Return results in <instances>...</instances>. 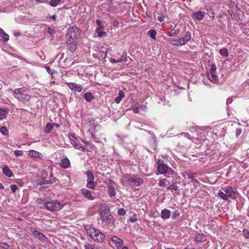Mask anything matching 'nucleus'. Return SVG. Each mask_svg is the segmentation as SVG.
Returning a JSON list of instances; mask_svg holds the SVG:
<instances>
[{
	"instance_id": "obj_27",
	"label": "nucleus",
	"mask_w": 249,
	"mask_h": 249,
	"mask_svg": "<svg viewBox=\"0 0 249 249\" xmlns=\"http://www.w3.org/2000/svg\"><path fill=\"white\" fill-rule=\"evenodd\" d=\"M124 97V93L122 90H120L119 91V95L117 97L115 98L114 101L117 103H119L122 100V98Z\"/></svg>"
},
{
	"instance_id": "obj_59",
	"label": "nucleus",
	"mask_w": 249,
	"mask_h": 249,
	"mask_svg": "<svg viewBox=\"0 0 249 249\" xmlns=\"http://www.w3.org/2000/svg\"><path fill=\"white\" fill-rule=\"evenodd\" d=\"M110 62L112 63H118L119 61H118V60H116L114 58H111L110 59Z\"/></svg>"
},
{
	"instance_id": "obj_2",
	"label": "nucleus",
	"mask_w": 249,
	"mask_h": 249,
	"mask_svg": "<svg viewBox=\"0 0 249 249\" xmlns=\"http://www.w3.org/2000/svg\"><path fill=\"white\" fill-rule=\"evenodd\" d=\"M28 89L23 87L16 89L14 90L13 95L18 100L20 101H28L30 99V95L27 93Z\"/></svg>"
},
{
	"instance_id": "obj_21",
	"label": "nucleus",
	"mask_w": 249,
	"mask_h": 249,
	"mask_svg": "<svg viewBox=\"0 0 249 249\" xmlns=\"http://www.w3.org/2000/svg\"><path fill=\"white\" fill-rule=\"evenodd\" d=\"M171 212L169 210L164 209L161 212L160 216L163 219H166L170 217Z\"/></svg>"
},
{
	"instance_id": "obj_14",
	"label": "nucleus",
	"mask_w": 249,
	"mask_h": 249,
	"mask_svg": "<svg viewBox=\"0 0 249 249\" xmlns=\"http://www.w3.org/2000/svg\"><path fill=\"white\" fill-rule=\"evenodd\" d=\"M81 193L85 197L89 200H92L94 199V197L91 195V191L89 190L83 189L81 190Z\"/></svg>"
},
{
	"instance_id": "obj_47",
	"label": "nucleus",
	"mask_w": 249,
	"mask_h": 249,
	"mask_svg": "<svg viewBox=\"0 0 249 249\" xmlns=\"http://www.w3.org/2000/svg\"><path fill=\"white\" fill-rule=\"evenodd\" d=\"M118 213L120 215H124L126 213V212L124 209L120 208L118 210Z\"/></svg>"
},
{
	"instance_id": "obj_37",
	"label": "nucleus",
	"mask_w": 249,
	"mask_h": 249,
	"mask_svg": "<svg viewBox=\"0 0 249 249\" xmlns=\"http://www.w3.org/2000/svg\"><path fill=\"white\" fill-rule=\"evenodd\" d=\"M61 1V0H50L49 4L53 7H56Z\"/></svg>"
},
{
	"instance_id": "obj_57",
	"label": "nucleus",
	"mask_w": 249,
	"mask_h": 249,
	"mask_svg": "<svg viewBox=\"0 0 249 249\" xmlns=\"http://www.w3.org/2000/svg\"><path fill=\"white\" fill-rule=\"evenodd\" d=\"M164 17H159L157 18V20L160 22H162L164 20Z\"/></svg>"
},
{
	"instance_id": "obj_23",
	"label": "nucleus",
	"mask_w": 249,
	"mask_h": 249,
	"mask_svg": "<svg viewBox=\"0 0 249 249\" xmlns=\"http://www.w3.org/2000/svg\"><path fill=\"white\" fill-rule=\"evenodd\" d=\"M2 172L4 175L8 177H11L13 176L12 171L6 166L3 167Z\"/></svg>"
},
{
	"instance_id": "obj_3",
	"label": "nucleus",
	"mask_w": 249,
	"mask_h": 249,
	"mask_svg": "<svg viewBox=\"0 0 249 249\" xmlns=\"http://www.w3.org/2000/svg\"><path fill=\"white\" fill-rule=\"evenodd\" d=\"M100 215L102 221L105 222L108 226L113 225L114 220L112 215L110 213L109 209L106 207L104 209L102 208L100 211Z\"/></svg>"
},
{
	"instance_id": "obj_4",
	"label": "nucleus",
	"mask_w": 249,
	"mask_h": 249,
	"mask_svg": "<svg viewBox=\"0 0 249 249\" xmlns=\"http://www.w3.org/2000/svg\"><path fill=\"white\" fill-rule=\"evenodd\" d=\"M224 192L219 191L218 193V196L224 200H227L229 198L234 199L235 198V192L231 186H228L222 188Z\"/></svg>"
},
{
	"instance_id": "obj_16",
	"label": "nucleus",
	"mask_w": 249,
	"mask_h": 249,
	"mask_svg": "<svg viewBox=\"0 0 249 249\" xmlns=\"http://www.w3.org/2000/svg\"><path fill=\"white\" fill-rule=\"evenodd\" d=\"M205 16V13L200 11L193 13L192 17L196 19L197 20H202Z\"/></svg>"
},
{
	"instance_id": "obj_40",
	"label": "nucleus",
	"mask_w": 249,
	"mask_h": 249,
	"mask_svg": "<svg viewBox=\"0 0 249 249\" xmlns=\"http://www.w3.org/2000/svg\"><path fill=\"white\" fill-rule=\"evenodd\" d=\"M0 132L4 135H7L8 133V131L6 127L5 126L0 127Z\"/></svg>"
},
{
	"instance_id": "obj_8",
	"label": "nucleus",
	"mask_w": 249,
	"mask_h": 249,
	"mask_svg": "<svg viewBox=\"0 0 249 249\" xmlns=\"http://www.w3.org/2000/svg\"><path fill=\"white\" fill-rule=\"evenodd\" d=\"M87 176V187L90 189H94L96 183L94 181V176L91 170H88L85 173Z\"/></svg>"
},
{
	"instance_id": "obj_45",
	"label": "nucleus",
	"mask_w": 249,
	"mask_h": 249,
	"mask_svg": "<svg viewBox=\"0 0 249 249\" xmlns=\"http://www.w3.org/2000/svg\"><path fill=\"white\" fill-rule=\"evenodd\" d=\"M216 70V66L214 64H212L210 69V73H215Z\"/></svg>"
},
{
	"instance_id": "obj_43",
	"label": "nucleus",
	"mask_w": 249,
	"mask_h": 249,
	"mask_svg": "<svg viewBox=\"0 0 249 249\" xmlns=\"http://www.w3.org/2000/svg\"><path fill=\"white\" fill-rule=\"evenodd\" d=\"M107 55V51H102L99 52L100 57L105 59Z\"/></svg>"
},
{
	"instance_id": "obj_6",
	"label": "nucleus",
	"mask_w": 249,
	"mask_h": 249,
	"mask_svg": "<svg viewBox=\"0 0 249 249\" xmlns=\"http://www.w3.org/2000/svg\"><path fill=\"white\" fill-rule=\"evenodd\" d=\"M80 29L76 26L70 27L67 30V39L74 40L80 34Z\"/></svg>"
},
{
	"instance_id": "obj_22",
	"label": "nucleus",
	"mask_w": 249,
	"mask_h": 249,
	"mask_svg": "<svg viewBox=\"0 0 249 249\" xmlns=\"http://www.w3.org/2000/svg\"><path fill=\"white\" fill-rule=\"evenodd\" d=\"M206 238L205 235L202 233H196L195 237V240L196 242H202L205 241Z\"/></svg>"
},
{
	"instance_id": "obj_13",
	"label": "nucleus",
	"mask_w": 249,
	"mask_h": 249,
	"mask_svg": "<svg viewBox=\"0 0 249 249\" xmlns=\"http://www.w3.org/2000/svg\"><path fill=\"white\" fill-rule=\"evenodd\" d=\"M74 40L67 39V49L71 52H73L76 49V45Z\"/></svg>"
},
{
	"instance_id": "obj_49",
	"label": "nucleus",
	"mask_w": 249,
	"mask_h": 249,
	"mask_svg": "<svg viewBox=\"0 0 249 249\" xmlns=\"http://www.w3.org/2000/svg\"><path fill=\"white\" fill-rule=\"evenodd\" d=\"M47 32L51 35H53L55 33V30L53 28L51 27H48L47 29Z\"/></svg>"
},
{
	"instance_id": "obj_34",
	"label": "nucleus",
	"mask_w": 249,
	"mask_h": 249,
	"mask_svg": "<svg viewBox=\"0 0 249 249\" xmlns=\"http://www.w3.org/2000/svg\"><path fill=\"white\" fill-rule=\"evenodd\" d=\"M165 174L166 177H174L175 175V172L170 167H168V169Z\"/></svg>"
},
{
	"instance_id": "obj_56",
	"label": "nucleus",
	"mask_w": 249,
	"mask_h": 249,
	"mask_svg": "<svg viewBox=\"0 0 249 249\" xmlns=\"http://www.w3.org/2000/svg\"><path fill=\"white\" fill-rule=\"evenodd\" d=\"M137 220V219L136 218L131 217L129 218V221L132 223L135 222Z\"/></svg>"
},
{
	"instance_id": "obj_5",
	"label": "nucleus",
	"mask_w": 249,
	"mask_h": 249,
	"mask_svg": "<svg viewBox=\"0 0 249 249\" xmlns=\"http://www.w3.org/2000/svg\"><path fill=\"white\" fill-rule=\"evenodd\" d=\"M44 206L48 210L53 212L61 210L63 207V205L57 201H51L44 203Z\"/></svg>"
},
{
	"instance_id": "obj_31",
	"label": "nucleus",
	"mask_w": 249,
	"mask_h": 249,
	"mask_svg": "<svg viewBox=\"0 0 249 249\" xmlns=\"http://www.w3.org/2000/svg\"><path fill=\"white\" fill-rule=\"evenodd\" d=\"M147 35L151 37L152 39L156 40V35L157 32L155 30L151 29L147 32Z\"/></svg>"
},
{
	"instance_id": "obj_55",
	"label": "nucleus",
	"mask_w": 249,
	"mask_h": 249,
	"mask_svg": "<svg viewBox=\"0 0 249 249\" xmlns=\"http://www.w3.org/2000/svg\"><path fill=\"white\" fill-rule=\"evenodd\" d=\"M180 135H184L185 137H187L189 139H192L191 138V136L188 133H182L180 134Z\"/></svg>"
},
{
	"instance_id": "obj_30",
	"label": "nucleus",
	"mask_w": 249,
	"mask_h": 249,
	"mask_svg": "<svg viewBox=\"0 0 249 249\" xmlns=\"http://www.w3.org/2000/svg\"><path fill=\"white\" fill-rule=\"evenodd\" d=\"M107 193L110 196L112 197L115 196L116 195V191L115 188L112 186H109Z\"/></svg>"
},
{
	"instance_id": "obj_19",
	"label": "nucleus",
	"mask_w": 249,
	"mask_h": 249,
	"mask_svg": "<svg viewBox=\"0 0 249 249\" xmlns=\"http://www.w3.org/2000/svg\"><path fill=\"white\" fill-rule=\"evenodd\" d=\"M60 165L64 169L68 168L70 165V161L67 158L63 159L61 160Z\"/></svg>"
},
{
	"instance_id": "obj_24",
	"label": "nucleus",
	"mask_w": 249,
	"mask_h": 249,
	"mask_svg": "<svg viewBox=\"0 0 249 249\" xmlns=\"http://www.w3.org/2000/svg\"><path fill=\"white\" fill-rule=\"evenodd\" d=\"M29 155L30 156L32 157L37 158L39 159H41L42 157V155L41 153L35 150L30 151L29 152Z\"/></svg>"
},
{
	"instance_id": "obj_39",
	"label": "nucleus",
	"mask_w": 249,
	"mask_h": 249,
	"mask_svg": "<svg viewBox=\"0 0 249 249\" xmlns=\"http://www.w3.org/2000/svg\"><path fill=\"white\" fill-rule=\"evenodd\" d=\"M167 190H174L175 191H179L178 187L176 184H171L167 187Z\"/></svg>"
},
{
	"instance_id": "obj_36",
	"label": "nucleus",
	"mask_w": 249,
	"mask_h": 249,
	"mask_svg": "<svg viewBox=\"0 0 249 249\" xmlns=\"http://www.w3.org/2000/svg\"><path fill=\"white\" fill-rule=\"evenodd\" d=\"M85 249H103L102 248H94V246L91 244H86L84 245Z\"/></svg>"
},
{
	"instance_id": "obj_41",
	"label": "nucleus",
	"mask_w": 249,
	"mask_h": 249,
	"mask_svg": "<svg viewBox=\"0 0 249 249\" xmlns=\"http://www.w3.org/2000/svg\"><path fill=\"white\" fill-rule=\"evenodd\" d=\"M180 215V213L176 210L173 213L172 217L173 219H176L178 218Z\"/></svg>"
},
{
	"instance_id": "obj_33",
	"label": "nucleus",
	"mask_w": 249,
	"mask_h": 249,
	"mask_svg": "<svg viewBox=\"0 0 249 249\" xmlns=\"http://www.w3.org/2000/svg\"><path fill=\"white\" fill-rule=\"evenodd\" d=\"M211 75H209V80L213 82H215L218 81L217 76L215 74V73H210Z\"/></svg>"
},
{
	"instance_id": "obj_62",
	"label": "nucleus",
	"mask_w": 249,
	"mask_h": 249,
	"mask_svg": "<svg viewBox=\"0 0 249 249\" xmlns=\"http://www.w3.org/2000/svg\"><path fill=\"white\" fill-rule=\"evenodd\" d=\"M51 178H52V179H51V178H50L49 179H50L51 180H52V183H53V182H55V180H56V178H53V177L52 176ZM50 178H51V177H50Z\"/></svg>"
},
{
	"instance_id": "obj_58",
	"label": "nucleus",
	"mask_w": 249,
	"mask_h": 249,
	"mask_svg": "<svg viewBox=\"0 0 249 249\" xmlns=\"http://www.w3.org/2000/svg\"><path fill=\"white\" fill-rule=\"evenodd\" d=\"M232 101V99L231 98H228L227 100V104L229 105L231 104Z\"/></svg>"
},
{
	"instance_id": "obj_20",
	"label": "nucleus",
	"mask_w": 249,
	"mask_h": 249,
	"mask_svg": "<svg viewBox=\"0 0 249 249\" xmlns=\"http://www.w3.org/2000/svg\"><path fill=\"white\" fill-rule=\"evenodd\" d=\"M131 61V59L129 56H127L126 53H124L121 56V58L118 59V61H119V62H128V63H129Z\"/></svg>"
},
{
	"instance_id": "obj_25",
	"label": "nucleus",
	"mask_w": 249,
	"mask_h": 249,
	"mask_svg": "<svg viewBox=\"0 0 249 249\" xmlns=\"http://www.w3.org/2000/svg\"><path fill=\"white\" fill-rule=\"evenodd\" d=\"M111 241L115 243L116 244H118V248H119L120 246H121V245H122L124 242V241L122 239L115 236L112 237Z\"/></svg>"
},
{
	"instance_id": "obj_7",
	"label": "nucleus",
	"mask_w": 249,
	"mask_h": 249,
	"mask_svg": "<svg viewBox=\"0 0 249 249\" xmlns=\"http://www.w3.org/2000/svg\"><path fill=\"white\" fill-rule=\"evenodd\" d=\"M191 38L190 33L187 31L185 33V36L177 40H173L172 42H174L175 43H171V44L175 45L182 46L186 44L187 42L191 39Z\"/></svg>"
},
{
	"instance_id": "obj_15",
	"label": "nucleus",
	"mask_w": 249,
	"mask_h": 249,
	"mask_svg": "<svg viewBox=\"0 0 249 249\" xmlns=\"http://www.w3.org/2000/svg\"><path fill=\"white\" fill-rule=\"evenodd\" d=\"M68 87L72 90H75L77 91H81L82 89V87L81 85H78L77 84L74 83H68Z\"/></svg>"
},
{
	"instance_id": "obj_48",
	"label": "nucleus",
	"mask_w": 249,
	"mask_h": 249,
	"mask_svg": "<svg viewBox=\"0 0 249 249\" xmlns=\"http://www.w3.org/2000/svg\"><path fill=\"white\" fill-rule=\"evenodd\" d=\"M10 189L13 193H15L16 191L18 190V187L16 185L13 184L10 186Z\"/></svg>"
},
{
	"instance_id": "obj_29",
	"label": "nucleus",
	"mask_w": 249,
	"mask_h": 249,
	"mask_svg": "<svg viewBox=\"0 0 249 249\" xmlns=\"http://www.w3.org/2000/svg\"><path fill=\"white\" fill-rule=\"evenodd\" d=\"M8 112V110L6 108L4 109L0 108V119L2 120L5 119Z\"/></svg>"
},
{
	"instance_id": "obj_11",
	"label": "nucleus",
	"mask_w": 249,
	"mask_h": 249,
	"mask_svg": "<svg viewBox=\"0 0 249 249\" xmlns=\"http://www.w3.org/2000/svg\"><path fill=\"white\" fill-rule=\"evenodd\" d=\"M30 231L32 232L35 238L38 239L41 241L46 242L47 240V237L42 233L39 232L37 230L31 229Z\"/></svg>"
},
{
	"instance_id": "obj_51",
	"label": "nucleus",
	"mask_w": 249,
	"mask_h": 249,
	"mask_svg": "<svg viewBox=\"0 0 249 249\" xmlns=\"http://www.w3.org/2000/svg\"><path fill=\"white\" fill-rule=\"evenodd\" d=\"M179 32V30H178V29H173L172 30V34L171 35V36H177V35L178 34Z\"/></svg>"
},
{
	"instance_id": "obj_18",
	"label": "nucleus",
	"mask_w": 249,
	"mask_h": 249,
	"mask_svg": "<svg viewBox=\"0 0 249 249\" xmlns=\"http://www.w3.org/2000/svg\"><path fill=\"white\" fill-rule=\"evenodd\" d=\"M193 174V173H188L187 174L188 176V179L191 180V181L193 182V185L195 187H197L199 185V183L198 181L195 178Z\"/></svg>"
},
{
	"instance_id": "obj_32",
	"label": "nucleus",
	"mask_w": 249,
	"mask_h": 249,
	"mask_svg": "<svg viewBox=\"0 0 249 249\" xmlns=\"http://www.w3.org/2000/svg\"><path fill=\"white\" fill-rule=\"evenodd\" d=\"M53 127V124L48 123L46 124V127L45 128V132L46 133H49L52 131Z\"/></svg>"
},
{
	"instance_id": "obj_63",
	"label": "nucleus",
	"mask_w": 249,
	"mask_h": 249,
	"mask_svg": "<svg viewBox=\"0 0 249 249\" xmlns=\"http://www.w3.org/2000/svg\"><path fill=\"white\" fill-rule=\"evenodd\" d=\"M241 132V129H237L236 130V135L237 136H238L239 134H240Z\"/></svg>"
},
{
	"instance_id": "obj_12",
	"label": "nucleus",
	"mask_w": 249,
	"mask_h": 249,
	"mask_svg": "<svg viewBox=\"0 0 249 249\" xmlns=\"http://www.w3.org/2000/svg\"><path fill=\"white\" fill-rule=\"evenodd\" d=\"M143 181V180L142 178H129L127 179L128 183L133 186H138L140 185Z\"/></svg>"
},
{
	"instance_id": "obj_54",
	"label": "nucleus",
	"mask_w": 249,
	"mask_h": 249,
	"mask_svg": "<svg viewBox=\"0 0 249 249\" xmlns=\"http://www.w3.org/2000/svg\"><path fill=\"white\" fill-rule=\"evenodd\" d=\"M119 23V21L117 19H114L112 22V24L114 26H118Z\"/></svg>"
},
{
	"instance_id": "obj_42",
	"label": "nucleus",
	"mask_w": 249,
	"mask_h": 249,
	"mask_svg": "<svg viewBox=\"0 0 249 249\" xmlns=\"http://www.w3.org/2000/svg\"><path fill=\"white\" fill-rule=\"evenodd\" d=\"M96 24L99 26L98 28H100V30H103L104 29V25L103 22L99 19L96 20Z\"/></svg>"
},
{
	"instance_id": "obj_53",
	"label": "nucleus",
	"mask_w": 249,
	"mask_h": 249,
	"mask_svg": "<svg viewBox=\"0 0 249 249\" xmlns=\"http://www.w3.org/2000/svg\"><path fill=\"white\" fill-rule=\"evenodd\" d=\"M16 156H20L23 155V152L22 151L16 150L14 152Z\"/></svg>"
},
{
	"instance_id": "obj_26",
	"label": "nucleus",
	"mask_w": 249,
	"mask_h": 249,
	"mask_svg": "<svg viewBox=\"0 0 249 249\" xmlns=\"http://www.w3.org/2000/svg\"><path fill=\"white\" fill-rule=\"evenodd\" d=\"M0 36L2 38L3 41L5 42L9 40V36L1 28H0Z\"/></svg>"
},
{
	"instance_id": "obj_28",
	"label": "nucleus",
	"mask_w": 249,
	"mask_h": 249,
	"mask_svg": "<svg viewBox=\"0 0 249 249\" xmlns=\"http://www.w3.org/2000/svg\"><path fill=\"white\" fill-rule=\"evenodd\" d=\"M84 97L88 102H91L94 98L93 95L90 92H87L85 93Z\"/></svg>"
},
{
	"instance_id": "obj_50",
	"label": "nucleus",
	"mask_w": 249,
	"mask_h": 249,
	"mask_svg": "<svg viewBox=\"0 0 249 249\" xmlns=\"http://www.w3.org/2000/svg\"><path fill=\"white\" fill-rule=\"evenodd\" d=\"M77 149L81 150L83 151V152H85L86 151H88L89 150L82 144H80L79 145V148H77Z\"/></svg>"
},
{
	"instance_id": "obj_60",
	"label": "nucleus",
	"mask_w": 249,
	"mask_h": 249,
	"mask_svg": "<svg viewBox=\"0 0 249 249\" xmlns=\"http://www.w3.org/2000/svg\"><path fill=\"white\" fill-rule=\"evenodd\" d=\"M119 249H128V247L124 246L123 247L122 245H121V246H120L119 248H118Z\"/></svg>"
},
{
	"instance_id": "obj_17",
	"label": "nucleus",
	"mask_w": 249,
	"mask_h": 249,
	"mask_svg": "<svg viewBox=\"0 0 249 249\" xmlns=\"http://www.w3.org/2000/svg\"><path fill=\"white\" fill-rule=\"evenodd\" d=\"M70 140L71 144L75 148L77 149V148H79V145H80L79 143V139L72 135L71 137H70Z\"/></svg>"
},
{
	"instance_id": "obj_52",
	"label": "nucleus",
	"mask_w": 249,
	"mask_h": 249,
	"mask_svg": "<svg viewBox=\"0 0 249 249\" xmlns=\"http://www.w3.org/2000/svg\"><path fill=\"white\" fill-rule=\"evenodd\" d=\"M46 70H47V72H48L49 74H51V75H53V74L54 73V70H52L51 69V68H50V67H49V66H46Z\"/></svg>"
},
{
	"instance_id": "obj_1",
	"label": "nucleus",
	"mask_w": 249,
	"mask_h": 249,
	"mask_svg": "<svg viewBox=\"0 0 249 249\" xmlns=\"http://www.w3.org/2000/svg\"><path fill=\"white\" fill-rule=\"evenodd\" d=\"M85 229L86 230L88 234H89L94 241L102 242L104 241L106 235L95 228L87 225L85 226Z\"/></svg>"
},
{
	"instance_id": "obj_9",
	"label": "nucleus",
	"mask_w": 249,
	"mask_h": 249,
	"mask_svg": "<svg viewBox=\"0 0 249 249\" xmlns=\"http://www.w3.org/2000/svg\"><path fill=\"white\" fill-rule=\"evenodd\" d=\"M157 170L160 174H164L168 169V166L164 164L163 160L159 159L157 161Z\"/></svg>"
},
{
	"instance_id": "obj_61",
	"label": "nucleus",
	"mask_w": 249,
	"mask_h": 249,
	"mask_svg": "<svg viewBox=\"0 0 249 249\" xmlns=\"http://www.w3.org/2000/svg\"><path fill=\"white\" fill-rule=\"evenodd\" d=\"M20 35H21V34L19 32H18L14 33V36H20Z\"/></svg>"
},
{
	"instance_id": "obj_38",
	"label": "nucleus",
	"mask_w": 249,
	"mask_h": 249,
	"mask_svg": "<svg viewBox=\"0 0 249 249\" xmlns=\"http://www.w3.org/2000/svg\"><path fill=\"white\" fill-rule=\"evenodd\" d=\"M96 32L97 33L98 36L99 37H104L107 35L106 33L105 32L101 31L100 28H97L96 29Z\"/></svg>"
},
{
	"instance_id": "obj_44",
	"label": "nucleus",
	"mask_w": 249,
	"mask_h": 249,
	"mask_svg": "<svg viewBox=\"0 0 249 249\" xmlns=\"http://www.w3.org/2000/svg\"><path fill=\"white\" fill-rule=\"evenodd\" d=\"M167 179L166 178H163L161 179L159 183L160 186L161 187H165L166 186V181Z\"/></svg>"
},
{
	"instance_id": "obj_64",
	"label": "nucleus",
	"mask_w": 249,
	"mask_h": 249,
	"mask_svg": "<svg viewBox=\"0 0 249 249\" xmlns=\"http://www.w3.org/2000/svg\"><path fill=\"white\" fill-rule=\"evenodd\" d=\"M51 18L53 20H55V19H56V16L55 15H53L51 16Z\"/></svg>"
},
{
	"instance_id": "obj_10",
	"label": "nucleus",
	"mask_w": 249,
	"mask_h": 249,
	"mask_svg": "<svg viewBox=\"0 0 249 249\" xmlns=\"http://www.w3.org/2000/svg\"><path fill=\"white\" fill-rule=\"evenodd\" d=\"M47 176V172L45 171H42L41 175V178L36 180V183L37 185L48 184H49V183H52V180L50 179H46Z\"/></svg>"
},
{
	"instance_id": "obj_35",
	"label": "nucleus",
	"mask_w": 249,
	"mask_h": 249,
	"mask_svg": "<svg viewBox=\"0 0 249 249\" xmlns=\"http://www.w3.org/2000/svg\"><path fill=\"white\" fill-rule=\"evenodd\" d=\"M219 53L221 55L225 57L228 56L229 54L228 50L226 48H223L220 50Z\"/></svg>"
},
{
	"instance_id": "obj_46",
	"label": "nucleus",
	"mask_w": 249,
	"mask_h": 249,
	"mask_svg": "<svg viewBox=\"0 0 249 249\" xmlns=\"http://www.w3.org/2000/svg\"><path fill=\"white\" fill-rule=\"evenodd\" d=\"M243 236L246 238H249V231L247 230V229H245L243 231Z\"/></svg>"
}]
</instances>
